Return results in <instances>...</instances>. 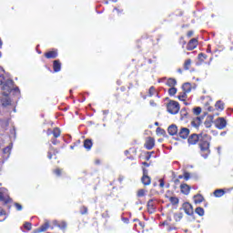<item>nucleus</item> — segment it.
Segmentation results:
<instances>
[{"label": "nucleus", "instance_id": "1", "mask_svg": "<svg viewBox=\"0 0 233 233\" xmlns=\"http://www.w3.org/2000/svg\"><path fill=\"white\" fill-rule=\"evenodd\" d=\"M175 222L172 221L171 217H167V218L160 223V227H166L167 232H172V230H177V223H179L181 219H183V213H174L173 215Z\"/></svg>", "mask_w": 233, "mask_h": 233}, {"label": "nucleus", "instance_id": "2", "mask_svg": "<svg viewBox=\"0 0 233 233\" xmlns=\"http://www.w3.org/2000/svg\"><path fill=\"white\" fill-rule=\"evenodd\" d=\"M212 137L208 134L203 135L202 138L199 141L198 147L200 148V156L207 159L210 156V141Z\"/></svg>", "mask_w": 233, "mask_h": 233}, {"label": "nucleus", "instance_id": "3", "mask_svg": "<svg viewBox=\"0 0 233 233\" xmlns=\"http://www.w3.org/2000/svg\"><path fill=\"white\" fill-rule=\"evenodd\" d=\"M167 110L168 114L176 116V114H179V110H181V106L179 105V102L176 100H169L167 104Z\"/></svg>", "mask_w": 233, "mask_h": 233}, {"label": "nucleus", "instance_id": "4", "mask_svg": "<svg viewBox=\"0 0 233 233\" xmlns=\"http://www.w3.org/2000/svg\"><path fill=\"white\" fill-rule=\"evenodd\" d=\"M199 137H203L201 134L193 133L187 137V144L189 146L198 145L199 143Z\"/></svg>", "mask_w": 233, "mask_h": 233}, {"label": "nucleus", "instance_id": "5", "mask_svg": "<svg viewBox=\"0 0 233 233\" xmlns=\"http://www.w3.org/2000/svg\"><path fill=\"white\" fill-rule=\"evenodd\" d=\"M142 172L143 176L141 177V182L143 183V185H145V187H148V185L152 183V178L148 177V169L143 167Z\"/></svg>", "mask_w": 233, "mask_h": 233}, {"label": "nucleus", "instance_id": "6", "mask_svg": "<svg viewBox=\"0 0 233 233\" xmlns=\"http://www.w3.org/2000/svg\"><path fill=\"white\" fill-rule=\"evenodd\" d=\"M156 147V139L152 137H147L146 138L144 147L146 150H152Z\"/></svg>", "mask_w": 233, "mask_h": 233}, {"label": "nucleus", "instance_id": "7", "mask_svg": "<svg viewBox=\"0 0 233 233\" xmlns=\"http://www.w3.org/2000/svg\"><path fill=\"white\" fill-rule=\"evenodd\" d=\"M215 126L218 130H223L227 127V120L224 117H218L215 121Z\"/></svg>", "mask_w": 233, "mask_h": 233}, {"label": "nucleus", "instance_id": "8", "mask_svg": "<svg viewBox=\"0 0 233 233\" xmlns=\"http://www.w3.org/2000/svg\"><path fill=\"white\" fill-rule=\"evenodd\" d=\"M182 208L185 214H187V216H194V207H192V204H190L189 202H185L182 205Z\"/></svg>", "mask_w": 233, "mask_h": 233}, {"label": "nucleus", "instance_id": "9", "mask_svg": "<svg viewBox=\"0 0 233 233\" xmlns=\"http://www.w3.org/2000/svg\"><path fill=\"white\" fill-rule=\"evenodd\" d=\"M177 136V137H180V139H187L188 136H190V129L187 127H181Z\"/></svg>", "mask_w": 233, "mask_h": 233}, {"label": "nucleus", "instance_id": "10", "mask_svg": "<svg viewBox=\"0 0 233 233\" xmlns=\"http://www.w3.org/2000/svg\"><path fill=\"white\" fill-rule=\"evenodd\" d=\"M57 56H59V51L57 49H52L44 54L46 59H56L57 58Z\"/></svg>", "mask_w": 233, "mask_h": 233}, {"label": "nucleus", "instance_id": "11", "mask_svg": "<svg viewBox=\"0 0 233 233\" xmlns=\"http://www.w3.org/2000/svg\"><path fill=\"white\" fill-rule=\"evenodd\" d=\"M125 154H126L127 159L134 160V159H136V156H137V148L130 147L128 150L125 151Z\"/></svg>", "mask_w": 233, "mask_h": 233}, {"label": "nucleus", "instance_id": "12", "mask_svg": "<svg viewBox=\"0 0 233 233\" xmlns=\"http://www.w3.org/2000/svg\"><path fill=\"white\" fill-rule=\"evenodd\" d=\"M199 45V42L198 41V38H192L188 41L187 45V50L192 51L195 50V48H198V46Z\"/></svg>", "mask_w": 233, "mask_h": 233}, {"label": "nucleus", "instance_id": "13", "mask_svg": "<svg viewBox=\"0 0 233 233\" xmlns=\"http://www.w3.org/2000/svg\"><path fill=\"white\" fill-rule=\"evenodd\" d=\"M46 134L47 136H53L55 138L61 137V129L59 127H54L53 130L47 129Z\"/></svg>", "mask_w": 233, "mask_h": 233}, {"label": "nucleus", "instance_id": "14", "mask_svg": "<svg viewBox=\"0 0 233 233\" xmlns=\"http://www.w3.org/2000/svg\"><path fill=\"white\" fill-rule=\"evenodd\" d=\"M190 190H192V187L188 186V184L182 183L180 185V192L181 194H184V196H188V194H190Z\"/></svg>", "mask_w": 233, "mask_h": 233}, {"label": "nucleus", "instance_id": "15", "mask_svg": "<svg viewBox=\"0 0 233 233\" xmlns=\"http://www.w3.org/2000/svg\"><path fill=\"white\" fill-rule=\"evenodd\" d=\"M147 212L149 214H154L156 212V201L154 199H150L147 201Z\"/></svg>", "mask_w": 233, "mask_h": 233}, {"label": "nucleus", "instance_id": "16", "mask_svg": "<svg viewBox=\"0 0 233 233\" xmlns=\"http://www.w3.org/2000/svg\"><path fill=\"white\" fill-rule=\"evenodd\" d=\"M0 201L5 203V205H8V202L10 201V197L5 193V189H0Z\"/></svg>", "mask_w": 233, "mask_h": 233}, {"label": "nucleus", "instance_id": "17", "mask_svg": "<svg viewBox=\"0 0 233 233\" xmlns=\"http://www.w3.org/2000/svg\"><path fill=\"white\" fill-rule=\"evenodd\" d=\"M167 132L169 136H177L179 133V130L177 129V126L175 124H172L168 127Z\"/></svg>", "mask_w": 233, "mask_h": 233}, {"label": "nucleus", "instance_id": "18", "mask_svg": "<svg viewBox=\"0 0 233 233\" xmlns=\"http://www.w3.org/2000/svg\"><path fill=\"white\" fill-rule=\"evenodd\" d=\"M59 154V150L57 148L54 147L52 144L49 145V150L47 152V157L48 159H52L53 156H57Z\"/></svg>", "mask_w": 233, "mask_h": 233}, {"label": "nucleus", "instance_id": "19", "mask_svg": "<svg viewBox=\"0 0 233 233\" xmlns=\"http://www.w3.org/2000/svg\"><path fill=\"white\" fill-rule=\"evenodd\" d=\"M61 60H55L53 61V70L54 72L57 73V72H61Z\"/></svg>", "mask_w": 233, "mask_h": 233}, {"label": "nucleus", "instance_id": "20", "mask_svg": "<svg viewBox=\"0 0 233 233\" xmlns=\"http://www.w3.org/2000/svg\"><path fill=\"white\" fill-rule=\"evenodd\" d=\"M155 94H157V91L156 90V87L152 86L149 87L147 95L143 96L142 97L143 99H147V97H152Z\"/></svg>", "mask_w": 233, "mask_h": 233}, {"label": "nucleus", "instance_id": "21", "mask_svg": "<svg viewBox=\"0 0 233 233\" xmlns=\"http://www.w3.org/2000/svg\"><path fill=\"white\" fill-rule=\"evenodd\" d=\"M50 228V224L48 222H46L41 227H39L37 229H35V233H41V232H46Z\"/></svg>", "mask_w": 233, "mask_h": 233}, {"label": "nucleus", "instance_id": "22", "mask_svg": "<svg viewBox=\"0 0 233 233\" xmlns=\"http://www.w3.org/2000/svg\"><path fill=\"white\" fill-rule=\"evenodd\" d=\"M195 205H199L205 201V198L201 194H197L193 197Z\"/></svg>", "mask_w": 233, "mask_h": 233}, {"label": "nucleus", "instance_id": "23", "mask_svg": "<svg viewBox=\"0 0 233 233\" xmlns=\"http://www.w3.org/2000/svg\"><path fill=\"white\" fill-rule=\"evenodd\" d=\"M215 110L223 112V110H225V103H223V101H221V100H218L215 104Z\"/></svg>", "mask_w": 233, "mask_h": 233}, {"label": "nucleus", "instance_id": "24", "mask_svg": "<svg viewBox=\"0 0 233 233\" xmlns=\"http://www.w3.org/2000/svg\"><path fill=\"white\" fill-rule=\"evenodd\" d=\"M183 92H186L187 94H190L192 92V84L190 83H185L182 86Z\"/></svg>", "mask_w": 233, "mask_h": 233}, {"label": "nucleus", "instance_id": "25", "mask_svg": "<svg viewBox=\"0 0 233 233\" xmlns=\"http://www.w3.org/2000/svg\"><path fill=\"white\" fill-rule=\"evenodd\" d=\"M93 145L94 143L92 142V139L87 138L84 141V148H86V150H91Z\"/></svg>", "mask_w": 233, "mask_h": 233}, {"label": "nucleus", "instance_id": "26", "mask_svg": "<svg viewBox=\"0 0 233 233\" xmlns=\"http://www.w3.org/2000/svg\"><path fill=\"white\" fill-rule=\"evenodd\" d=\"M167 86L174 87L176 85H177V80L176 78H168L166 82Z\"/></svg>", "mask_w": 233, "mask_h": 233}, {"label": "nucleus", "instance_id": "27", "mask_svg": "<svg viewBox=\"0 0 233 233\" xmlns=\"http://www.w3.org/2000/svg\"><path fill=\"white\" fill-rule=\"evenodd\" d=\"M188 117V111L187 107H184L180 110V119H187Z\"/></svg>", "mask_w": 233, "mask_h": 233}, {"label": "nucleus", "instance_id": "28", "mask_svg": "<svg viewBox=\"0 0 233 233\" xmlns=\"http://www.w3.org/2000/svg\"><path fill=\"white\" fill-rule=\"evenodd\" d=\"M184 70H190V66H192V59L188 58L184 62Z\"/></svg>", "mask_w": 233, "mask_h": 233}, {"label": "nucleus", "instance_id": "29", "mask_svg": "<svg viewBox=\"0 0 233 233\" xmlns=\"http://www.w3.org/2000/svg\"><path fill=\"white\" fill-rule=\"evenodd\" d=\"M215 198H222V196H225V190L224 189H217L214 191Z\"/></svg>", "mask_w": 233, "mask_h": 233}, {"label": "nucleus", "instance_id": "30", "mask_svg": "<svg viewBox=\"0 0 233 233\" xmlns=\"http://www.w3.org/2000/svg\"><path fill=\"white\" fill-rule=\"evenodd\" d=\"M187 93H186L185 91H183L182 93H179V95L177 96V99H179V101H183L185 103V101H187Z\"/></svg>", "mask_w": 233, "mask_h": 233}, {"label": "nucleus", "instance_id": "31", "mask_svg": "<svg viewBox=\"0 0 233 233\" xmlns=\"http://www.w3.org/2000/svg\"><path fill=\"white\" fill-rule=\"evenodd\" d=\"M195 212L198 214V216H200V217L205 216V209L203 208H201V207H198L195 209Z\"/></svg>", "mask_w": 233, "mask_h": 233}, {"label": "nucleus", "instance_id": "32", "mask_svg": "<svg viewBox=\"0 0 233 233\" xmlns=\"http://www.w3.org/2000/svg\"><path fill=\"white\" fill-rule=\"evenodd\" d=\"M80 214L81 216H86L88 214V208L86 206L80 207Z\"/></svg>", "mask_w": 233, "mask_h": 233}, {"label": "nucleus", "instance_id": "33", "mask_svg": "<svg viewBox=\"0 0 233 233\" xmlns=\"http://www.w3.org/2000/svg\"><path fill=\"white\" fill-rule=\"evenodd\" d=\"M169 96H174L175 94H177V88H176V86L173 87H169L168 91H167Z\"/></svg>", "mask_w": 233, "mask_h": 233}, {"label": "nucleus", "instance_id": "34", "mask_svg": "<svg viewBox=\"0 0 233 233\" xmlns=\"http://www.w3.org/2000/svg\"><path fill=\"white\" fill-rule=\"evenodd\" d=\"M54 174H56V176L57 177H61L62 174H63V169L56 167V169H54Z\"/></svg>", "mask_w": 233, "mask_h": 233}, {"label": "nucleus", "instance_id": "35", "mask_svg": "<svg viewBox=\"0 0 233 233\" xmlns=\"http://www.w3.org/2000/svg\"><path fill=\"white\" fill-rule=\"evenodd\" d=\"M169 201L173 205H177L179 203V198H177V197H171Z\"/></svg>", "mask_w": 233, "mask_h": 233}, {"label": "nucleus", "instance_id": "36", "mask_svg": "<svg viewBox=\"0 0 233 233\" xmlns=\"http://www.w3.org/2000/svg\"><path fill=\"white\" fill-rule=\"evenodd\" d=\"M145 194H147L145 189H138L137 192V198H144Z\"/></svg>", "mask_w": 233, "mask_h": 233}, {"label": "nucleus", "instance_id": "37", "mask_svg": "<svg viewBox=\"0 0 233 233\" xmlns=\"http://www.w3.org/2000/svg\"><path fill=\"white\" fill-rule=\"evenodd\" d=\"M151 157H152V153H150V151H146L145 152V159H146V161H150Z\"/></svg>", "mask_w": 233, "mask_h": 233}, {"label": "nucleus", "instance_id": "38", "mask_svg": "<svg viewBox=\"0 0 233 233\" xmlns=\"http://www.w3.org/2000/svg\"><path fill=\"white\" fill-rule=\"evenodd\" d=\"M193 114H195V116H199V114H201V107L198 106L193 108Z\"/></svg>", "mask_w": 233, "mask_h": 233}, {"label": "nucleus", "instance_id": "39", "mask_svg": "<svg viewBox=\"0 0 233 233\" xmlns=\"http://www.w3.org/2000/svg\"><path fill=\"white\" fill-rule=\"evenodd\" d=\"M207 55L206 54H204V53H199L198 54V59H199V61H205V60H207Z\"/></svg>", "mask_w": 233, "mask_h": 233}, {"label": "nucleus", "instance_id": "40", "mask_svg": "<svg viewBox=\"0 0 233 233\" xmlns=\"http://www.w3.org/2000/svg\"><path fill=\"white\" fill-rule=\"evenodd\" d=\"M24 228H25V230H32V223L30 222H25L24 224Z\"/></svg>", "mask_w": 233, "mask_h": 233}, {"label": "nucleus", "instance_id": "41", "mask_svg": "<svg viewBox=\"0 0 233 233\" xmlns=\"http://www.w3.org/2000/svg\"><path fill=\"white\" fill-rule=\"evenodd\" d=\"M58 227H59V228H61L62 230H65V228H66V227H67V224H66V222L62 221V222H60V223L58 224Z\"/></svg>", "mask_w": 233, "mask_h": 233}, {"label": "nucleus", "instance_id": "42", "mask_svg": "<svg viewBox=\"0 0 233 233\" xmlns=\"http://www.w3.org/2000/svg\"><path fill=\"white\" fill-rule=\"evenodd\" d=\"M183 176H184L185 181H188V179H190V173L189 172L185 171Z\"/></svg>", "mask_w": 233, "mask_h": 233}, {"label": "nucleus", "instance_id": "43", "mask_svg": "<svg viewBox=\"0 0 233 233\" xmlns=\"http://www.w3.org/2000/svg\"><path fill=\"white\" fill-rule=\"evenodd\" d=\"M206 110L208 111V112H216V107L214 108V106H208L207 108H206Z\"/></svg>", "mask_w": 233, "mask_h": 233}, {"label": "nucleus", "instance_id": "44", "mask_svg": "<svg viewBox=\"0 0 233 233\" xmlns=\"http://www.w3.org/2000/svg\"><path fill=\"white\" fill-rule=\"evenodd\" d=\"M15 207L16 210H18V211L23 210V206H21V204H19V203H15Z\"/></svg>", "mask_w": 233, "mask_h": 233}, {"label": "nucleus", "instance_id": "45", "mask_svg": "<svg viewBox=\"0 0 233 233\" xmlns=\"http://www.w3.org/2000/svg\"><path fill=\"white\" fill-rule=\"evenodd\" d=\"M51 143L52 145H59V140H57L56 137H53L51 138Z\"/></svg>", "mask_w": 233, "mask_h": 233}, {"label": "nucleus", "instance_id": "46", "mask_svg": "<svg viewBox=\"0 0 233 233\" xmlns=\"http://www.w3.org/2000/svg\"><path fill=\"white\" fill-rule=\"evenodd\" d=\"M180 41H181L180 43L182 45V48H185V45H187V41H185V37L181 36Z\"/></svg>", "mask_w": 233, "mask_h": 233}, {"label": "nucleus", "instance_id": "47", "mask_svg": "<svg viewBox=\"0 0 233 233\" xmlns=\"http://www.w3.org/2000/svg\"><path fill=\"white\" fill-rule=\"evenodd\" d=\"M158 181L160 188H163L165 187V179L160 178Z\"/></svg>", "mask_w": 233, "mask_h": 233}, {"label": "nucleus", "instance_id": "48", "mask_svg": "<svg viewBox=\"0 0 233 233\" xmlns=\"http://www.w3.org/2000/svg\"><path fill=\"white\" fill-rule=\"evenodd\" d=\"M10 150H11L10 147H6L3 149V152L4 154H10Z\"/></svg>", "mask_w": 233, "mask_h": 233}, {"label": "nucleus", "instance_id": "49", "mask_svg": "<svg viewBox=\"0 0 233 233\" xmlns=\"http://www.w3.org/2000/svg\"><path fill=\"white\" fill-rule=\"evenodd\" d=\"M2 85H5V76L0 75V86H1Z\"/></svg>", "mask_w": 233, "mask_h": 233}, {"label": "nucleus", "instance_id": "50", "mask_svg": "<svg viewBox=\"0 0 233 233\" xmlns=\"http://www.w3.org/2000/svg\"><path fill=\"white\" fill-rule=\"evenodd\" d=\"M192 35H194V31L190 30L187 33V37L190 38Z\"/></svg>", "mask_w": 233, "mask_h": 233}, {"label": "nucleus", "instance_id": "51", "mask_svg": "<svg viewBox=\"0 0 233 233\" xmlns=\"http://www.w3.org/2000/svg\"><path fill=\"white\" fill-rule=\"evenodd\" d=\"M173 183L175 184V185H179L180 183H181V181L179 180V178H174L173 179Z\"/></svg>", "mask_w": 233, "mask_h": 233}, {"label": "nucleus", "instance_id": "52", "mask_svg": "<svg viewBox=\"0 0 233 233\" xmlns=\"http://www.w3.org/2000/svg\"><path fill=\"white\" fill-rule=\"evenodd\" d=\"M0 216H6V211L5 209L0 210Z\"/></svg>", "mask_w": 233, "mask_h": 233}, {"label": "nucleus", "instance_id": "53", "mask_svg": "<svg viewBox=\"0 0 233 233\" xmlns=\"http://www.w3.org/2000/svg\"><path fill=\"white\" fill-rule=\"evenodd\" d=\"M149 104L151 105V106H157V105L154 100H150Z\"/></svg>", "mask_w": 233, "mask_h": 233}, {"label": "nucleus", "instance_id": "54", "mask_svg": "<svg viewBox=\"0 0 233 233\" xmlns=\"http://www.w3.org/2000/svg\"><path fill=\"white\" fill-rule=\"evenodd\" d=\"M161 133V134H163V132H165V130H163L161 127H157V133Z\"/></svg>", "mask_w": 233, "mask_h": 233}, {"label": "nucleus", "instance_id": "55", "mask_svg": "<svg viewBox=\"0 0 233 233\" xmlns=\"http://www.w3.org/2000/svg\"><path fill=\"white\" fill-rule=\"evenodd\" d=\"M204 106H205L206 109L208 108V106H210V102H206L204 104Z\"/></svg>", "mask_w": 233, "mask_h": 233}, {"label": "nucleus", "instance_id": "56", "mask_svg": "<svg viewBox=\"0 0 233 233\" xmlns=\"http://www.w3.org/2000/svg\"><path fill=\"white\" fill-rule=\"evenodd\" d=\"M143 167H150V164L148 162H142Z\"/></svg>", "mask_w": 233, "mask_h": 233}, {"label": "nucleus", "instance_id": "57", "mask_svg": "<svg viewBox=\"0 0 233 233\" xmlns=\"http://www.w3.org/2000/svg\"><path fill=\"white\" fill-rule=\"evenodd\" d=\"M125 179V177H118V181H119V183H123V180Z\"/></svg>", "mask_w": 233, "mask_h": 233}, {"label": "nucleus", "instance_id": "58", "mask_svg": "<svg viewBox=\"0 0 233 233\" xmlns=\"http://www.w3.org/2000/svg\"><path fill=\"white\" fill-rule=\"evenodd\" d=\"M120 90H121V92H125V91L127 90V87L121 86V87H120Z\"/></svg>", "mask_w": 233, "mask_h": 233}, {"label": "nucleus", "instance_id": "59", "mask_svg": "<svg viewBox=\"0 0 233 233\" xmlns=\"http://www.w3.org/2000/svg\"><path fill=\"white\" fill-rule=\"evenodd\" d=\"M177 178V179H184V175H179Z\"/></svg>", "mask_w": 233, "mask_h": 233}, {"label": "nucleus", "instance_id": "60", "mask_svg": "<svg viewBox=\"0 0 233 233\" xmlns=\"http://www.w3.org/2000/svg\"><path fill=\"white\" fill-rule=\"evenodd\" d=\"M130 88H134V84H129L128 90H130Z\"/></svg>", "mask_w": 233, "mask_h": 233}, {"label": "nucleus", "instance_id": "61", "mask_svg": "<svg viewBox=\"0 0 233 233\" xmlns=\"http://www.w3.org/2000/svg\"><path fill=\"white\" fill-rule=\"evenodd\" d=\"M177 72H179V74H182L183 70L178 69Z\"/></svg>", "mask_w": 233, "mask_h": 233}, {"label": "nucleus", "instance_id": "62", "mask_svg": "<svg viewBox=\"0 0 233 233\" xmlns=\"http://www.w3.org/2000/svg\"><path fill=\"white\" fill-rule=\"evenodd\" d=\"M149 154H151V156H152V154H156V152H154V151H151V152H149Z\"/></svg>", "mask_w": 233, "mask_h": 233}, {"label": "nucleus", "instance_id": "63", "mask_svg": "<svg viewBox=\"0 0 233 233\" xmlns=\"http://www.w3.org/2000/svg\"><path fill=\"white\" fill-rule=\"evenodd\" d=\"M197 121H201V119L199 117H197Z\"/></svg>", "mask_w": 233, "mask_h": 233}, {"label": "nucleus", "instance_id": "64", "mask_svg": "<svg viewBox=\"0 0 233 233\" xmlns=\"http://www.w3.org/2000/svg\"><path fill=\"white\" fill-rule=\"evenodd\" d=\"M70 148H71L72 150H74V146H71Z\"/></svg>", "mask_w": 233, "mask_h": 233}]
</instances>
